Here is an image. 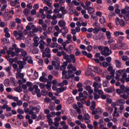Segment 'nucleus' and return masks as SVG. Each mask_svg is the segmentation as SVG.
<instances>
[{
  "label": "nucleus",
  "mask_w": 129,
  "mask_h": 129,
  "mask_svg": "<svg viewBox=\"0 0 129 129\" xmlns=\"http://www.w3.org/2000/svg\"><path fill=\"white\" fill-rule=\"evenodd\" d=\"M111 50L109 49L108 46L105 47L103 50L101 52V55H103L105 57H107V56H109L111 54Z\"/></svg>",
  "instance_id": "nucleus-1"
},
{
  "label": "nucleus",
  "mask_w": 129,
  "mask_h": 129,
  "mask_svg": "<svg viewBox=\"0 0 129 129\" xmlns=\"http://www.w3.org/2000/svg\"><path fill=\"white\" fill-rule=\"evenodd\" d=\"M96 106V104L95 102L93 101L92 102V105L91 106V107L90 108V110L92 111V114H97L98 113V112L97 110H94L95 109V107Z\"/></svg>",
  "instance_id": "nucleus-2"
},
{
  "label": "nucleus",
  "mask_w": 129,
  "mask_h": 129,
  "mask_svg": "<svg viewBox=\"0 0 129 129\" xmlns=\"http://www.w3.org/2000/svg\"><path fill=\"white\" fill-rule=\"evenodd\" d=\"M115 103L114 102H112L111 104V106H112V107H114V112L112 114L113 116H119V113H117V108L115 107ZM117 113V114H116Z\"/></svg>",
  "instance_id": "nucleus-3"
},
{
  "label": "nucleus",
  "mask_w": 129,
  "mask_h": 129,
  "mask_svg": "<svg viewBox=\"0 0 129 129\" xmlns=\"http://www.w3.org/2000/svg\"><path fill=\"white\" fill-rule=\"evenodd\" d=\"M89 69H90L92 71H94L96 73H100L101 72L100 69L97 67L91 66L90 68H89Z\"/></svg>",
  "instance_id": "nucleus-4"
},
{
  "label": "nucleus",
  "mask_w": 129,
  "mask_h": 129,
  "mask_svg": "<svg viewBox=\"0 0 129 129\" xmlns=\"http://www.w3.org/2000/svg\"><path fill=\"white\" fill-rule=\"evenodd\" d=\"M86 11H88V14H90V15H92L95 12L94 9L93 7H86Z\"/></svg>",
  "instance_id": "nucleus-5"
},
{
  "label": "nucleus",
  "mask_w": 129,
  "mask_h": 129,
  "mask_svg": "<svg viewBox=\"0 0 129 129\" xmlns=\"http://www.w3.org/2000/svg\"><path fill=\"white\" fill-rule=\"evenodd\" d=\"M115 63L116 68H118V69L121 68V62H120V61H119V60L118 59L115 60Z\"/></svg>",
  "instance_id": "nucleus-6"
},
{
  "label": "nucleus",
  "mask_w": 129,
  "mask_h": 129,
  "mask_svg": "<svg viewBox=\"0 0 129 129\" xmlns=\"http://www.w3.org/2000/svg\"><path fill=\"white\" fill-rule=\"evenodd\" d=\"M117 105L120 106L122 104H124L125 103V101L124 99H119L116 102Z\"/></svg>",
  "instance_id": "nucleus-7"
},
{
  "label": "nucleus",
  "mask_w": 129,
  "mask_h": 129,
  "mask_svg": "<svg viewBox=\"0 0 129 129\" xmlns=\"http://www.w3.org/2000/svg\"><path fill=\"white\" fill-rule=\"evenodd\" d=\"M58 26H59L60 28L65 27V26H66V22L63 20H60L58 21Z\"/></svg>",
  "instance_id": "nucleus-8"
},
{
  "label": "nucleus",
  "mask_w": 129,
  "mask_h": 129,
  "mask_svg": "<svg viewBox=\"0 0 129 129\" xmlns=\"http://www.w3.org/2000/svg\"><path fill=\"white\" fill-rule=\"evenodd\" d=\"M25 118L26 119H28V122L29 124H32V123H33V119H31V116H30V115H26Z\"/></svg>",
  "instance_id": "nucleus-9"
},
{
  "label": "nucleus",
  "mask_w": 129,
  "mask_h": 129,
  "mask_svg": "<svg viewBox=\"0 0 129 129\" xmlns=\"http://www.w3.org/2000/svg\"><path fill=\"white\" fill-rule=\"evenodd\" d=\"M69 48V54H71L73 51H74V47H73V45L70 44L68 46Z\"/></svg>",
  "instance_id": "nucleus-10"
},
{
  "label": "nucleus",
  "mask_w": 129,
  "mask_h": 129,
  "mask_svg": "<svg viewBox=\"0 0 129 129\" xmlns=\"http://www.w3.org/2000/svg\"><path fill=\"white\" fill-rule=\"evenodd\" d=\"M34 88L35 89L34 92L35 93H40L41 92V91L39 89L38 86L37 85H34Z\"/></svg>",
  "instance_id": "nucleus-11"
},
{
  "label": "nucleus",
  "mask_w": 129,
  "mask_h": 129,
  "mask_svg": "<svg viewBox=\"0 0 129 129\" xmlns=\"http://www.w3.org/2000/svg\"><path fill=\"white\" fill-rule=\"evenodd\" d=\"M14 90L17 92H22L23 91V89H22V86L19 85L18 87L14 89Z\"/></svg>",
  "instance_id": "nucleus-12"
},
{
  "label": "nucleus",
  "mask_w": 129,
  "mask_h": 129,
  "mask_svg": "<svg viewBox=\"0 0 129 129\" xmlns=\"http://www.w3.org/2000/svg\"><path fill=\"white\" fill-rule=\"evenodd\" d=\"M120 46L122 50H126L127 49V45L125 43H121Z\"/></svg>",
  "instance_id": "nucleus-13"
},
{
  "label": "nucleus",
  "mask_w": 129,
  "mask_h": 129,
  "mask_svg": "<svg viewBox=\"0 0 129 129\" xmlns=\"http://www.w3.org/2000/svg\"><path fill=\"white\" fill-rule=\"evenodd\" d=\"M47 78L44 77V76H41L39 78V81H40V82H47Z\"/></svg>",
  "instance_id": "nucleus-14"
},
{
  "label": "nucleus",
  "mask_w": 129,
  "mask_h": 129,
  "mask_svg": "<svg viewBox=\"0 0 129 129\" xmlns=\"http://www.w3.org/2000/svg\"><path fill=\"white\" fill-rule=\"evenodd\" d=\"M2 42L4 43V44H9L10 43V40L9 39L6 38H3L1 39Z\"/></svg>",
  "instance_id": "nucleus-15"
},
{
  "label": "nucleus",
  "mask_w": 129,
  "mask_h": 129,
  "mask_svg": "<svg viewBox=\"0 0 129 129\" xmlns=\"http://www.w3.org/2000/svg\"><path fill=\"white\" fill-rule=\"evenodd\" d=\"M32 109L33 110H36V112H37V113H39L40 110H41V107H33L32 108Z\"/></svg>",
  "instance_id": "nucleus-16"
},
{
  "label": "nucleus",
  "mask_w": 129,
  "mask_h": 129,
  "mask_svg": "<svg viewBox=\"0 0 129 129\" xmlns=\"http://www.w3.org/2000/svg\"><path fill=\"white\" fill-rule=\"evenodd\" d=\"M84 85H88V86L92 85V81L87 80L85 81V82L84 83Z\"/></svg>",
  "instance_id": "nucleus-17"
},
{
  "label": "nucleus",
  "mask_w": 129,
  "mask_h": 129,
  "mask_svg": "<svg viewBox=\"0 0 129 129\" xmlns=\"http://www.w3.org/2000/svg\"><path fill=\"white\" fill-rule=\"evenodd\" d=\"M106 36L107 39H111V34L110 33V31H107L106 32Z\"/></svg>",
  "instance_id": "nucleus-18"
},
{
  "label": "nucleus",
  "mask_w": 129,
  "mask_h": 129,
  "mask_svg": "<svg viewBox=\"0 0 129 129\" xmlns=\"http://www.w3.org/2000/svg\"><path fill=\"white\" fill-rule=\"evenodd\" d=\"M56 63L57 64V66L56 65L55 66H54V67L56 69V70H59V69H60V61H59V60H57Z\"/></svg>",
  "instance_id": "nucleus-19"
},
{
  "label": "nucleus",
  "mask_w": 129,
  "mask_h": 129,
  "mask_svg": "<svg viewBox=\"0 0 129 129\" xmlns=\"http://www.w3.org/2000/svg\"><path fill=\"white\" fill-rule=\"evenodd\" d=\"M102 66L104 67V68H107L108 66H109V63L106 61H103L102 62Z\"/></svg>",
  "instance_id": "nucleus-20"
},
{
  "label": "nucleus",
  "mask_w": 129,
  "mask_h": 129,
  "mask_svg": "<svg viewBox=\"0 0 129 129\" xmlns=\"http://www.w3.org/2000/svg\"><path fill=\"white\" fill-rule=\"evenodd\" d=\"M5 86H4V84H0V92H4L5 91Z\"/></svg>",
  "instance_id": "nucleus-21"
},
{
  "label": "nucleus",
  "mask_w": 129,
  "mask_h": 129,
  "mask_svg": "<svg viewBox=\"0 0 129 129\" xmlns=\"http://www.w3.org/2000/svg\"><path fill=\"white\" fill-rule=\"evenodd\" d=\"M9 85H10V82H9V80L8 79H6L4 81L5 86H6V87H8V86H9Z\"/></svg>",
  "instance_id": "nucleus-22"
},
{
  "label": "nucleus",
  "mask_w": 129,
  "mask_h": 129,
  "mask_svg": "<svg viewBox=\"0 0 129 129\" xmlns=\"http://www.w3.org/2000/svg\"><path fill=\"white\" fill-rule=\"evenodd\" d=\"M104 91H105V92H107L108 93H110L112 92V89L111 88H108L107 89H105Z\"/></svg>",
  "instance_id": "nucleus-23"
},
{
  "label": "nucleus",
  "mask_w": 129,
  "mask_h": 129,
  "mask_svg": "<svg viewBox=\"0 0 129 129\" xmlns=\"http://www.w3.org/2000/svg\"><path fill=\"white\" fill-rule=\"evenodd\" d=\"M17 64H20L24 66V65H26L27 62L25 61L18 60L17 61Z\"/></svg>",
  "instance_id": "nucleus-24"
},
{
  "label": "nucleus",
  "mask_w": 129,
  "mask_h": 129,
  "mask_svg": "<svg viewBox=\"0 0 129 129\" xmlns=\"http://www.w3.org/2000/svg\"><path fill=\"white\" fill-rule=\"evenodd\" d=\"M106 60L109 63V66H111V63H110V62L111 61V57L109 56V57H106Z\"/></svg>",
  "instance_id": "nucleus-25"
},
{
  "label": "nucleus",
  "mask_w": 129,
  "mask_h": 129,
  "mask_svg": "<svg viewBox=\"0 0 129 129\" xmlns=\"http://www.w3.org/2000/svg\"><path fill=\"white\" fill-rule=\"evenodd\" d=\"M31 28H33L32 33H37V28H36V26L32 25H31Z\"/></svg>",
  "instance_id": "nucleus-26"
},
{
  "label": "nucleus",
  "mask_w": 129,
  "mask_h": 129,
  "mask_svg": "<svg viewBox=\"0 0 129 129\" xmlns=\"http://www.w3.org/2000/svg\"><path fill=\"white\" fill-rule=\"evenodd\" d=\"M17 112L18 113H19V114H24V113H25L24 110H23V109L21 108H19L17 109Z\"/></svg>",
  "instance_id": "nucleus-27"
},
{
  "label": "nucleus",
  "mask_w": 129,
  "mask_h": 129,
  "mask_svg": "<svg viewBox=\"0 0 129 129\" xmlns=\"http://www.w3.org/2000/svg\"><path fill=\"white\" fill-rule=\"evenodd\" d=\"M123 40V37L122 36H119L118 38V43L119 44H122V40Z\"/></svg>",
  "instance_id": "nucleus-28"
},
{
  "label": "nucleus",
  "mask_w": 129,
  "mask_h": 129,
  "mask_svg": "<svg viewBox=\"0 0 129 129\" xmlns=\"http://www.w3.org/2000/svg\"><path fill=\"white\" fill-rule=\"evenodd\" d=\"M43 118V113H40L38 115V117L37 119V121H39V120H41Z\"/></svg>",
  "instance_id": "nucleus-29"
},
{
  "label": "nucleus",
  "mask_w": 129,
  "mask_h": 129,
  "mask_svg": "<svg viewBox=\"0 0 129 129\" xmlns=\"http://www.w3.org/2000/svg\"><path fill=\"white\" fill-rule=\"evenodd\" d=\"M67 39L70 41V42H72V40H71L72 39V35H71V34H68L67 36Z\"/></svg>",
  "instance_id": "nucleus-30"
},
{
  "label": "nucleus",
  "mask_w": 129,
  "mask_h": 129,
  "mask_svg": "<svg viewBox=\"0 0 129 129\" xmlns=\"http://www.w3.org/2000/svg\"><path fill=\"white\" fill-rule=\"evenodd\" d=\"M86 8H89L90 6H91V2L90 1H86L85 3Z\"/></svg>",
  "instance_id": "nucleus-31"
},
{
  "label": "nucleus",
  "mask_w": 129,
  "mask_h": 129,
  "mask_svg": "<svg viewBox=\"0 0 129 129\" xmlns=\"http://www.w3.org/2000/svg\"><path fill=\"white\" fill-rule=\"evenodd\" d=\"M92 45H89L87 47L86 50H87L88 52H91V51L92 50Z\"/></svg>",
  "instance_id": "nucleus-32"
},
{
  "label": "nucleus",
  "mask_w": 129,
  "mask_h": 129,
  "mask_svg": "<svg viewBox=\"0 0 129 129\" xmlns=\"http://www.w3.org/2000/svg\"><path fill=\"white\" fill-rule=\"evenodd\" d=\"M94 34H98V32H99V29L96 27L93 29V31Z\"/></svg>",
  "instance_id": "nucleus-33"
},
{
  "label": "nucleus",
  "mask_w": 129,
  "mask_h": 129,
  "mask_svg": "<svg viewBox=\"0 0 129 129\" xmlns=\"http://www.w3.org/2000/svg\"><path fill=\"white\" fill-rule=\"evenodd\" d=\"M128 95L124 94L123 95H120V97L123 98V99H127Z\"/></svg>",
  "instance_id": "nucleus-34"
},
{
  "label": "nucleus",
  "mask_w": 129,
  "mask_h": 129,
  "mask_svg": "<svg viewBox=\"0 0 129 129\" xmlns=\"http://www.w3.org/2000/svg\"><path fill=\"white\" fill-rule=\"evenodd\" d=\"M100 22L102 25H103L105 23V18L103 17V19L100 18Z\"/></svg>",
  "instance_id": "nucleus-35"
},
{
  "label": "nucleus",
  "mask_w": 129,
  "mask_h": 129,
  "mask_svg": "<svg viewBox=\"0 0 129 129\" xmlns=\"http://www.w3.org/2000/svg\"><path fill=\"white\" fill-rule=\"evenodd\" d=\"M119 24L120 26H125V22H124L123 20H121L119 22Z\"/></svg>",
  "instance_id": "nucleus-36"
},
{
  "label": "nucleus",
  "mask_w": 129,
  "mask_h": 129,
  "mask_svg": "<svg viewBox=\"0 0 129 129\" xmlns=\"http://www.w3.org/2000/svg\"><path fill=\"white\" fill-rule=\"evenodd\" d=\"M123 19L125 21H129V14H126L123 16Z\"/></svg>",
  "instance_id": "nucleus-37"
},
{
  "label": "nucleus",
  "mask_w": 129,
  "mask_h": 129,
  "mask_svg": "<svg viewBox=\"0 0 129 129\" xmlns=\"http://www.w3.org/2000/svg\"><path fill=\"white\" fill-rule=\"evenodd\" d=\"M106 102L107 103H108V104H111V103H112V100L111 99L107 98L106 99Z\"/></svg>",
  "instance_id": "nucleus-38"
},
{
  "label": "nucleus",
  "mask_w": 129,
  "mask_h": 129,
  "mask_svg": "<svg viewBox=\"0 0 129 129\" xmlns=\"http://www.w3.org/2000/svg\"><path fill=\"white\" fill-rule=\"evenodd\" d=\"M51 74L53 75L54 76H58L59 75V73H58V72H56L55 71H53L52 72Z\"/></svg>",
  "instance_id": "nucleus-39"
},
{
  "label": "nucleus",
  "mask_w": 129,
  "mask_h": 129,
  "mask_svg": "<svg viewBox=\"0 0 129 129\" xmlns=\"http://www.w3.org/2000/svg\"><path fill=\"white\" fill-rule=\"evenodd\" d=\"M55 47L56 48L58 47V43L53 42L51 45V48H55Z\"/></svg>",
  "instance_id": "nucleus-40"
},
{
  "label": "nucleus",
  "mask_w": 129,
  "mask_h": 129,
  "mask_svg": "<svg viewBox=\"0 0 129 129\" xmlns=\"http://www.w3.org/2000/svg\"><path fill=\"white\" fill-rule=\"evenodd\" d=\"M23 14L26 16H28L29 15V10L27 9H25L23 11Z\"/></svg>",
  "instance_id": "nucleus-41"
},
{
  "label": "nucleus",
  "mask_w": 129,
  "mask_h": 129,
  "mask_svg": "<svg viewBox=\"0 0 129 129\" xmlns=\"http://www.w3.org/2000/svg\"><path fill=\"white\" fill-rule=\"evenodd\" d=\"M26 86H28V87H33V83L31 82H27L26 83Z\"/></svg>",
  "instance_id": "nucleus-42"
},
{
  "label": "nucleus",
  "mask_w": 129,
  "mask_h": 129,
  "mask_svg": "<svg viewBox=\"0 0 129 129\" xmlns=\"http://www.w3.org/2000/svg\"><path fill=\"white\" fill-rule=\"evenodd\" d=\"M15 22L17 24H21V23H22V20H21L20 18H17L15 19Z\"/></svg>",
  "instance_id": "nucleus-43"
},
{
  "label": "nucleus",
  "mask_w": 129,
  "mask_h": 129,
  "mask_svg": "<svg viewBox=\"0 0 129 129\" xmlns=\"http://www.w3.org/2000/svg\"><path fill=\"white\" fill-rule=\"evenodd\" d=\"M38 63L40 66H43V65H44V60H43L42 59H40L39 60Z\"/></svg>",
  "instance_id": "nucleus-44"
},
{
  "label": "nucleus",
  "mask_w": 129,
  "mask_h": 129,
  "mask_svg": "<svg viewBox=\"0 0 129 129\" xmlns=\"http://www.w3.org/2000/svg\"><path fill=\"white\" fill-rule=\"evenodd\" d=\"M7 7L8 6L6 5H3V6L2 7L1 9V12H4L5 11V9H7Z\"/></svg>",
  "instance_id": "nucleus-45"
},
{
  "label": "nucleus",
  "mask_w": 129,
  "mask_h": 129,
  "mask_svg": "<svg viewBox=\"0 0 129 129\" xmlns=\"http://www.w3.org/2000/svg\"><path fill=\"white\" fill-rule=\"evenodd\" d=\"M116 93L118 94H121V93H124V92H122L120 89H117L116 90Z\"/></svg>",
  "instance_id": "nucleus-46"
},
{
  "label": "nucleus",
  "mask_w": 129,
  "mask_h": 129,
  "mask_svg": "<svg viewBox=\"0 0 129 129\" xmlns=\"http://www.w3.org/2000/svg\"><path fill=\"white\" fill-rule=\"evenodd\" d=\"M18 119H24V116L21 114L17 115Z\"/></svg>",
  "instance_id": "nucleus-47"
},
{
  "label": "nucleus",
  "mask_w": 129,
  "mask_h": 129,
  "mask_svg": "<svg viewBox=\"0 0 129 129\" xmlns=\"http://www.w3.org/2000/svg\"><path fill=\"white\" fill-rule=\"evenodd\" d=\"M17 104L19 106H21V105H23V101L21 100H18V101H17Z\"/></svg>",
  "instance_id": "nucleus-48"
},
{
  "label": "nucleus",
  "mask_w": 129,
  "mask_h": 129,
  "mask_svg": "<svg viewBox=\"0 0 129 129\" xmlns=\"http://www.w3.org/2000/svg\"><path fill=\"white\" fill-rule=\"evenodd\" d=\"M45 86L46 85H45V84L40 83L39 85V87L40 88V89H44Z\"/></svg>",
  "instance_id": "nucleus-49"
},
{
  "label": "nucleus",
  "mask_w": 129,
  "mask_h": 129,
  "mask_svg": "<svg viewBox=\"0 0 129 129\" xmlns=\"http://www.w3.org/2000/svg\"><path fill=\"white\" fill-rule=\"evenodd\" d=\"M120 89L124 92V89H125V86H124V85H121L120 86Z\"/></svg>",
  "instance_id": "nucleus-50"
},
{
  "label": "nucleus",
  "mask_w": 129,
  "mask_h": 129,
  "mask_svg": "<svg viewBox=\"0 0 129 129\" xmlns=\"http://www.w3.org/2000/svg\"><path fill=\"white\" fill-rule=\"evenodd\" d=\"M90 116H89V114L88 113H86L85 114L84 120L86 119H90Z\"/></svg>",
  "instance_id": "nucleus-51"
},
{
  "label": "nucleus",
  "mask_w": 129,
  "mask_h": 129,
  "mask_svg": "<svg viewBox=\"0 0 129 129\" xmlns=\"http://www.w3.org/2000/svg\"><path fill=\"white\" fill-rule=\"evenodd\" d=\"M48 122L49 125H52L53 123V119H49L48 120Z\"/></svg>",
  "instance_id": "nucleus-52"
},
{
  "label": "nucleus",
  "mask_w": 129,
  "mask_h": 129,
  "mask_svg": "<svg viewBox=\"0 0 129 129\" xmlns=\"http://www.w3.org/2000/svg\"><path fill=\"white\" fill-rule=\"evenodd\" d=\"M24 99L25 100V101H28L29 100V96L27 94H25L24 95Z\"/></svg>",
  "instance_id": "nucleus-53"
},
{
  "label": "nucleus",
  "mask_w": 129,
  "mask_h": 129,
  "mask_svg": "<svg viewBox=\"0 0 129 129\" xmlns=\"http://www.w3.org/2000/svg\"><path fill=\"white\" fill-rule=\"evenodd\" d=\"M96 16H97V17H101L102 16V14L101 13V12L97 11L96 13Z\"/></svg>",
  "instance_id": "nucleus-54"
},
{
  "label": "nucleus",
  "mask_w": 129,
  "mask_h": 129,
  "mask_svg": "<svg viewBox=\"0 0 129 129\" xmlns=\"http://www.w3.org/2000/svg\"><path fill=\"white\" fill-rule=\"evenodd\" d=\"M45 53L49 54L51 52V49L49 48V47H46L45 50Z\"/></svg>",
  "instance_id": "nucleus-55"
},
{
  "label": "nucleus",
  "mask_w": 129,
  "mask_h": 129,
  "mask_svg": "<svg viewBox=\"0 0 129 129\" xmlns=\"http://www.w3.org/2000/svg\"><path fill=\"white\" fill-rule=\"evenodd\" d=\"M96 109L97 111H98V113H102V112H103V110L101 109V108L98 107Z\"/></svg>",
  "instance_id": "nucleus-56"
},
{
  "label": "nucleus",
  "mask_w": 129,
  "mask_h": 129,
  "mask_svg": "<svg viewBox=\"0 0 129 129\" xmlns=\"http://www.w3.org/2000/svg\"><path fill=\"white\" fill-rule=\"evenodd\" d=\"M21 55L23 57H25V56H27V51H22Z\"/></svg>",
  "instance_id": "nucleus-57"
},
{
  "label": "nucleus",
  "mask_w": 129,
  "mask_h": 129,
  "mask_svg": "<svg viewBox=\"0 0 129 129\" xmlns=\"http://www.w3.org/2000/svg\"><path fill=\"white\" fill-rule=\"evenodd\" d=\"M8 106L7 104H4L3 106L1 107V109H7Z\"/></svg>",
  "instance_id": "nucleus-58"
},
{
  "label": "nucleus",
  "mask_w": 129,
  "mask_h": 129,
  "mask_svg": "<svg viewBox=\"0 0 129 129\" xmlns=\"http://www.w3.org/2000/svg\"><path fill=\"white\" fill-rule=\"evenodd\" d=\"M31 15L32 16H34L35 14H37V11L35 9H33L31 10Z\"/></svg>",
  "instance_id": "nucleus-59"
},
{
  "label": "nucleus",
  "mask_w": 129,
  "mask_h": 129,
  "mask_svg": "<svg viewBox=\"0 0 129 129\" xmlns=\"http://www.w3.org/2000/svg\"><path fill=\"white\" fill-rule=\"evenodd\" d=\"M57 20H53L51 22V24L53 25V26H55V25H57Z\"/></svg>",
  "instance_id": "nucleus-60"
},
{
  "label": "nucleus",
  "mask_w": 129,
  "mask_h": 129,
  "mask_svg": "<svg viewBox=\"0 0 129 129\" xmlns=\"http://www.w3.org/2000/svg\"><path fill=\"white\" fill-rule=\"evenodd\" d=\"M37 117V115H36L35 114H33L32 115H31V118H32V119H36Z\"/></svg>",
  "instance_id": "nucleus-61"
},
{
  "label": "nucleus",
  "mask_w": 129,
  "mask_h": 129,
  "mask_svg": "<svg viewBox=\"0 0 129 129\" xmlns=\"http://www.w3.org/2000/svg\"><path fill=\"white\" fill-rule=\"evenodd\" d=\"M15 51L16 54H19V53H20L21 52V49H20V48H15Z\"/></svg>",
  "instance_id": "nucleus-62"
},
{
  "label": "nucleus",
  "mask_w": 129,
  "mask_h": 129,
  "mask_svg": "<svg viewBox=\"0 0 129 129\" xmlns=\"http://www.w3.org/2000/svg\"><path fill=\"white\" fill-rule=\"evenodd\" d=\"M45 102H50L51 101V99L49 97H46L44 99Z\"/></svg>",
  "instance_id": "nucleus-63"
},
{
  "label": "nucleus",
  "mask_w": 129,
  "mask_h": 129,
  "mask_svg": "<svg viewBox=\"0 0 129 129\" xmlns=\"http://www.w3.org/2000/svg\"><path fill=\"white\" fill-rule=\"evenodd\" d=\"M33 9H35V10H38L39 9V4H35L33 6Z\"/></svg>",
  "instance_id": "nucleus-64"
}]
</instances>
